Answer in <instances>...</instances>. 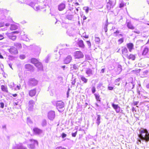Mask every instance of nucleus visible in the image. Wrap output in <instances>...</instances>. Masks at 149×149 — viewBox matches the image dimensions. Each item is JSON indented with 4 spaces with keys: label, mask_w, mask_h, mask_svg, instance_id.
I'll use <instances>...</instances> for the list:
<instances>
[{
    "label": "nucleus",
    "mask_w": 149,
    "mask_h": 149,
    "mask_svg": "<svg viewBox=\"0 0 149 149\" xmlns=\"http://www.w3.org/2000/svg\"><path fill=\"white\" fill-rule=\"evenodd\" d=\"M139 136L141 139L145 140L146 141H149V133L146 129L141 130Z\"/></svg>",
    "instance_id": "obj_1"
},
{
    "label": "nucleus",
    "mask_w": 149,
    "mask_h": 149,
    "mask_svg": "<svg viewBox=\"0 0 149 149\" xmlns=\"http://www.w3.org/2000/svg\"><path fill=\"white\" fill-rule=\"evenodd\" d=\"M56 105L57 109L59 112H61L64 110L63 109L65 107V104L63 102L61 101H57Z\"/></svg>",
    "instance_id": "obj_2"
},
{
    "label": "nucleus",
    "mask_w": 149,
    "mask_h": 149,
    "mask_svg": "<svg viewBox=\"0 0 149 149\" xmlns=\"http://www.w3.org/2000/svg\"><path fill=\"white\" fill-rule=\"evenodd\" d=\"M30 1V0H29V1H26V2L27 4L33 8L36 11H38L40 10V6L37 5V4H35L32 2L29 3L28 2H29Z\"/></svg>",
    "instance_id": "obj_3"
},
{
    "label": "nucleus",
    "mask_w": 149,
    "mask_h": 149,
    "mask_svg": "<svg viewBox=\"0 0 149 149\" xmlns=\"http://www.w3.org/2000/svg\"><path fill=\"white\" fill-rule=\"evenodd\" d=\"M38 83V81L34 78H31L29 79L28 81L29 85L31 86H35Z\"/></svg>",
    "instance_id": "obj_4"
},
{
    "label": "nucleus",
    "mask_w": 149,
    "mask_h": 149,
    "mask_svg": "<svg viewBox=\"0 0 149 149\" xmlns=\"http://www.w3.org/2000/svg\"><path fill=\"white\" fill-rule=\"evenodd\" d=\"M74 56L75 58H81L84 57V55L80 51H76L74 53Z\"/></svg>",
    "instance_id": "obj_5"
},
{
    "label": "nucleus",
    "mask_w": 149,
    "mask_h": 149,
    "mask_svg": "<svg viewBox=\"0 0 149 149\" xmlns=\"http://www.w3.org/2000/svg\"><path fill=\"white\" fill-rule=\"evenodd\" d=\"M18 33L19 31H16L12 32L11 33H8L7 36L10 39H11L13 40H14L16 39V36H15L13 34L15 33Z\"/></svg>",
    "instance_id": "obj_6"
},
{
    "label": "nucleus",
    "mask_w": 149,
    "mask_h": 149,
    "mask_svg": "<svg viewBox=\"0 0 149 149\" xmlns=\"http://www.w3.org/2000/svg\"><path fill=\"white\" fill-rule=\"evenodd\" d=\"M115 5V3L111 0H109L107 5V8L109 10H110L111 8H113Z\"/></svg>",
    "instance_id": "obj_7"
},
{
    "label": "nucleus",
    "mask_w": 149,
    "mask_h": 149,
    "mask_svg": "<svg viewBox=\"0 0 149 149\" xmlns=\"http://www.w3.org/2000/svg\"><path fill=\"white\" fill-rule=\"evenodd\" d=\"M34 65L39 71L43 70V65L42 63L40 61L38 62Z\"/></svg>",
    "instance_id": "obj_8"
},
{
    "label": "nucleus",
    "mask_w": 149,
    "mask_h": 149,
    "mask_svg": "<svg viewBox=\"0 0 149 149\" xmlns=\"http://www.w3.org/2000/svg\"><path fill=\"white\" fill-rule=\"evenodd\" d=\"M25 68L28 71H33L34 70V67L30 64H26L25 65Z\"/></svg>",
    "instance_id": "obj_9"
},
{
    "label": "nucleus",
    "mask_w": 149,
    "mask_h": 149,
    "mask_svg": "<svg viewBox=\"0 0 149 149\" xmlns=\"http://www.w3.org/2000/svg\"><path fill=\"white\" fill-rule=\"evenodd\" d=\"M113 108L115 110L116 113H118L120 112V107L118 104H115L113 103L111 104Z\"/></svg>",
    "instance_id": "obj_10"
},
{
    "label": "nucleus",
    "mask_w": 149,
    "mask_h": 149,
    "mask_svg": "<svg viewBox=\"0 0 149 149\" xmlns=\"http://www.w3.org/2000/svg\"><path fill=\"white\" fill-rule=\"evenodd\" d=\"M49 118L50 120L53 119L55 116V113L54 111H51L49 112L48 115Z\"/></svg>",
    "instance_id": "obj_11"
},
{
    "label": "nucleus",
    "mask_w": 149,
    "mask_h": 149,
    "mask_svg": "<svg viewBox=\"0 0 149 149\" xmlns=\"http://www.w3.org/2000/svg\"><path fill=\"white\" fill-rule=\"evenodd\" d=\"M35 103L34 101L32 100H31L29 101L28 105V109L31 110L33 107Z\"/></svg>",
    "instance_id": "obj_12"
},
{
    "label": "nucleus",
    "mask_w": 149,
    "mask_h": 149,
    "mask_svg": "<svg viewBox=\"0 0 149 149\" xmlns=\"http://www.w3.org/2000/svg\"><path fill=\"white\" fill-rule=\"evenodd\" d=\"M9 51L11 54H15L18 53L17 49L15 47H11L9 49Z\"/></svg>",
    "instance_id": "obj_13"
},
{
    "label": "nucleus",
    "mask_w": 149,
    "mask_h": 149,
    "mask_svg": "<svg viewBox=\"0 0 149 149\" xmlns=\"http://www.w3.org/2000/svg\"><path fill=\"white\" fill-rule=\"evenodd\" d=\"M33 133L35 134H39L41 133L42 131L38 128H34L33 129Z\"/></svg>",
    "instance_id": "obj_14"
},
{
    "label": "nucleus",
    "mask_w": 149,
    "mask_h": 149,
    "mask_svg": "<svg viewBox=\"0 0 149 149\" xmlns=\"http://www.w3.org/2000/svg\"><path fill=\"white\" fill-rule=\"evenodd\" d=\"M36 93V89H34L31 90L29 92V95L31 97L34 96Z\"/></svg>",
    "instance_id": "obj_15"
},
{
    "label": "nucleus",
    "mask_w": 149,
    "mask_h": 149,
    "mask_svg": "<svg viewBox=\"0 0 149 149\" xmlns=\"http://www.w3.org/2000/svg\"><path fill=\"white\" fill-rule=\"evenodd\" d=\"M71 60L72 57L71 56H68L64 60V63L66 64H68L70 62Z\"/></svg>",
    "instance_id": "obj_16"
},
{
    "label": "nucleus",
    "mask_w": 149,
    "mask_h": 149,
    "mask_svg": "<svg viewBox=\"0 0 149 149\" xmlns=\"http://www.w3.org/2000/svg\"><path fill=\"white\" fill-rule=\"evenodd\" d=\"M65 7V4L61 3L58 6V10L61 11L63 10Z\"/></svg>",
    "instance_id": "obj_17"
},
{
    "label": "nucleus",
    "mask_w": 149,
    "mask_h": 149,
    "mask_svg": "<svg viewBox=\"0 0 149 149\" xmlns=\"http://www.w3.org/2000/svg\"><path fill=\"white\" fill-rule=\"evenodd\" d=\"M39 61L38 60L35 58H32L30 60L31 63L34 65H35Z\"/></svg>",
    "instance_id": "obj_18"
},
{
    "label": "nucleus",
    "mask_w": 149,
    "mask_h": 149,
    "mask_svg": "<svg viewBox=\"0 0 149 149\" xmlns=\"http://www.w3.org/2000/svg\"><path fill=\"white\" fill-rule=\"evenodd\" d=\"M30 141L33 142V145L32 144H31L29 145V147L30 148H33L34 147V144H36L37 145H38V142L36 140H34L33 139H31Z\"/></svg>",
    "instance_id": "obj_19"
},
{
    "label": "nucleus",
    "mask_w": 149,
    "mask_h": 149,
    "mask_svg": "<svg viewBox=\"0 0 149 149\" xmlns=\"http://www.w3.org/2000/svg\"><path fill=\"white\" fill-rule=\"evenodd\" d=\"M127 57L128 59L132 61L134 60L136 58L135 56L132 54H130L129 56H127Z\"/></svg>",
    "instance_id": "obj_20"
},
{
    "label": "nucleus",
    "mask_w": 149,
    "mask_h": 149,
    "mask_svg": "<svg viewBox=\"0 0 149 149\" xmlns=\"http://www.w3.org/2000/svg\"><path fill=\"white\" fill-rule=\"evenodd\" d=\"M1 89L2 91L6 93L8 92V89L7 87L3 85H2L1 86Z\"/></svg>",
    "instance_id": "obj_21"
},
{
    "label": "nucleus",
    "mask_w": 149,
    "mask_h": 149,
    "mask_svg": "<svg viewBox=\"0 0 149 149\" xmlns=\"http://www.w3.org/2000/svg\"><path fill=\"white\" fill-rule=\"evenodd\" d=\"M127 26L129 29L132 30L134 29V27L133 26L132 24L130 22H128L127 23Z\"/></svg>",
    "instance_id": "obj_22"
},
{
    "label": "nucleus",
    "mask_w": 149,
    "mask_h": 149,
    "mask_svg": "<svg viewBox=\"0 0 149 149\" xmlns=\"http://www.w3.org/2000/svg\"><path fill=\"white\" fill-rule=\"evenodd\" d=\"M66 18L68 20H73L74 16L72 15H68L66 16Z\"/></svg>",
    "instance_id": "obj_23"
},
{
    "label": "nucleus",
    "mask_w": 149,
    "mask_h": 149,
    "mask_svg": "<svg viewBox=\"0 0 149 149\" xmlns=\"http://www.w3.org/2000/svg\"><path fill=\"white\" fill-rule=\"evenodd\" d=\"M81 79L84 83H86L88 82V79L83 76L81 77Z\"/></svg>",
    "instance_id": "obj_24"
},
{
    "label": "nucleus",
    "mask_w": 149,
    "mask_h": 149,
    "mask_svg": "<svg viewBox=\"0 0 149 149\" xmlns=\"http://www.w3.org/2000/svg\"><path fill=\"white\" fill-rule=\"evenodd\" d=\"M95 42L96 44H99L100 42V39L99 37L95 36Z\"/></svg>",
    "instance_id": "obj_25"
},
{
    "label": "nucleus",
    "mask_w": 149,
    "mask_h": 149,
    "mask_svg": "<svg viewBox=\"0 0 149 149\" xmlns=\"http://www.w3.org/2000/svg\"><path fill=\"white\" fill-rule=\"evenodd\" d=\"M22 38L23 40H25V41H28L29 39L27 37V35L24 34V35L22 36Z\"/></svg>",
    "instance_id": "obj_26"
},
{
    "label": "nucleus",
    "mask_w": 149,
    "mask_h": 149,
    "mask_svg": "<svg viewBox=\"0 0 149 149\" xmlns=\"http://www.w3.org/2000/svg\"><path fill=\"white\" fill-rule=\"evenodd\" d=\"M78 44L79 47H84V46L83 42L82 40H79Z\"/></svg>",
    "instance_id": "obj_27"
},
{
    "label": "nucleus",
    "mask_w": 149,
    "mask_h": 149,
    "mask_svg": "<svg viewBox=\"0 0 149 149\" xmlns=\"http://www.w3.org/2000/svg\"><path fill=\"white\" fill-rule=\"evenodd\" d=\"M148 49L147 47H146L144 49L142 54L143 55H146L147 53H148Z\"/></svg>",
    "instance_id": "obj_28"
},
{
    "label": "nucleus",
    "mask_w": 149,
    "mask_h": 149,
    "mask_svg": "<svg viewBox=\"0 0 149 149\" xmlns=\"http://www.w3.org/2000/svg\"><path fill=\"white\" fill-rule=\"evenodd\" d=\"M86 73L88 75L92 74V71L91 69H88L86 71Z\"/></svg>",
    "instance_id": "obj_29"
},
{
    "label": "nucleus",
    "mask_w": 149,
    "mask_h": 149,
    "mask_svg": "<svg viewBox=\"0 0 149 149\" xmlns=\"http://www.w3.org/2000/svg\"><path fill=\"white\" fill-rule=\"evenodd\" d=\"M100 116L99 115H97V120L96 123L97 125H99L100 123Z\"/></svg>",
    "instance_id": "obj_30"
},
{
    "label": "nucleus",
    "mask_w": 149,
    "mask_h": 149,
    "mask_svg": "<svg viewBox=\"0 0 149 149\" xmlns=\"http://www.w3.org/2000/svg\"><path fill=\"white\" fill-rule=\"evenodd\" d=\"M94 95L96 100L97 101H100V96L96 94H94Z\"/></svg>",
    "instance_id": "obj_31"
},
{
    "label": "nucleus",
    "mask_w": 149,
    "mask_h": 149,
    "mask_svg": "<svg viewBox=\"0 0 149 149\" xmlns=\"http://www.w3.org/2000/svg\"><path fill=\"white\" fill-rule=\"evenodd\" d=\"M10 28L11 30H15L17 28V27L15 25H12Z\"/></svg>",
    "instance_id": "obj_32"
},
{
    "label": "nucleus",
    "mask_w": 149,
    "mask_h": 149,
    "mask_svg": "<svg viewBox=\"0 0 149 149\" xmlns=\"http://www.w3.org/2000/svg\"><path fill=\"white\" fill-rule=\"evenodd\" d=\"M141 70L140 69H135L134 70H133L132 71V72L135 74L137 73H139L140 72Z\"/></svg>",
    "instance_id": "obj_33"
},
{
    "label": "nucleus",
    "mask_w": 149,
    "mask_h": 149,
    "mask_svg": "<svg viewBox=\"0 0 149 149\" xmlns=\"http://www.w3.org/2000/svg\"><path fill=\"white\" fill-rule=\"evenodd\" d=\"M14 45L16 47H22V44L16 42L14 44Z\"/></svg>",
    "instance_id": "obj_34"
},
{
    "label": "nucleus",
    "mask_w": 149,
    "mask_h": 149,
    "mask_svg": "<svg viewBox=\"0 0 149 149\" xmlns=\"http://www.w3.org/2000/svg\"><path fill=\"white\" fill-rule=\"evenodd\" d=\"M124 39L123 38H121L118 40V42L120 44L123 43V42Z\"/></svg>",
    "instance_id": "obj_35"
},
{
    "label": "nucleus",
    "mask_w": 149,
    "mask_h": 149,
    "mask_svg": "<svg viewBox=\"0 0 149 149\" xmlns=\"http://www.w3.org/2000/svg\"><path fill=\"white\" fill-rule=\"evenodd\" d=\"M107 26H108V24L107 23H106L104 26V30L105 32H107Z\"/></svg>",
    "instance_id": "obj_36"
},
{
    "label": "nucleus",
    "mask_w": 149,
    "mask_h": 149,
    "mask_svg": "<svg viewBox=\"0 0 149 149\" xmlns=\"http://www.w3.org/2000/svg\"><path fill=\"white\" fill-rule=\"evenodd\" d=\"M85 10L86 12L88 13V12L89 8L88 7H84L83 8Z\"/></svg>",
    "instance_id": "obj_37"
},
{
    "label": "nucleus",
    "mask_w": 149,
    "mask_h": 149,
    "mask_svg": "<svg viewBox=\"0 0 149 149\" xmlns=\"http://www.w3.org/2000/svg\"><path fill=\"white\" fill-rule=\"evenodd\" d=\"M67 136V134L64 133H63L62 134L61 136L63 138H64L66 137Z\"/></svg>",
    "instance_id": "obj_38"
},
{
    "label": "nucleus",
    "mask_w": 149,
    "mask_h": 149,
    "mask_svg": "<svg viewBox=\"0 0 149 149\" xmlns=\"http://www.w3.org/2000/svg\"><path fill=\"white\" fill-rule=\"evenodd\" d=\"M96 91L95 88V87H93L92 88V92L93 93H94Z\"/></svg>",
    "instance_id": "obj_39"
},
{
    "label": "nucleus",
    "mask_w": 149,
    "mask_h": 149,
    "mask_svg": "<svg viewBox=\"0 0 149 149\" xmlns=\"http://www.w3.org/2000/svg\"><path fill=\"white\" fill-rule=\"evenodd\" d=\"M0 107L1 108H3L4 107V104L3 102H1L0 103Z\"/></svg>",
    "instance_id": "obj_40"
},
{
    "label": "nucleus",
    "mask_w": 149,
    "mask_h": 149,
    "mask_svg": "<svg viewBox=\"0 0 149 149\" xmlns=\"http://www.w3.org/2000/svg\"><path fill=\"white\" fill-rule=\"evenodd\" d=\"M77 131H76L75 132L72 133V136L73 137H75L77 134Z\"/></svg>",
    "instance_id": "obj_41"
},
{
    "label": "nucleus",
    "mask_w": 149,
    "mask_h": 149,
    "mask_svg": "<svg viewBox=\"0 0 149 149\" xmlns=\"http://www.w3.org/2000/svg\"><path fill=\"white\" fill-rule=\"evenodd\" d=\"M56 149H67L66 148L62 147L61 146L57 147L56 148Z\"/></svg>",
    "instance_id": "obj_42"
},
{
    "label": "nucleus",
    "mask_w": 149,
    "mask_h": 149,
    "mask_svg": "<svg viewBox=\"0 0 149 149\" xmlns=\"http://www.w3.org/2000/svg\"><path fill=\"white\" fill-rule=\"evenodd\" d=\"M108 89L109 90H112L113 89V87L112 86H108Z\"/></svg>",
    "instance_id": "obj_43"
},
{
    "label": "nucleus",
    "mask_w": 149,
    "mask_h": 149,
    "mask_svg": "<svg viewBox=\"0 0 149 149\" xmlns=\"http://www.w3.org/2000/svg\"><path fill=\"white\" fill-rule=\"evenodd\" d=\"M25 57V56L24 55H21L20 56V58L21 59H24Z\"/></svg>",
    "instance_id": "obj_44"
},
{
    "label": "nucleus",
    "mask_w": 149,
    "mask_h": 149,
    "mask_svg": "<svg viewBox=\"0 0 149 149\" xmlns=\"http://www.w3.org/2000/svg\"><path fill=\"white\" fill-rule=\"evenodd\" d=\"M133 45L132 43H129L127 44V47H133Z\"/></svg>",
    "instance_id": "obj_45"
},
{
    "label": "nucleus",
    "mask_w": 149,
    "mask_h": 149,
    "mask_svg": "<svg viewBox=\"0 0 149 149\" xmlns=\"http://www.w3.org/2000/svg\"><path fill=\"white\" fill-rule=\"evenodd\" d=\"M127 49H124L122 51V53L123 54H124V53H127Z\"/></svg>",
    "instance_id": "obj_46"
},
{
    "label": "nucleus",
    "mask_w": 149,
    "mask_h": 149,
    "mask_svg": "<svg viewBox=\"0 0 149 149\" xmlns=\"http://www.w3.org/2000/svg\"><path fill=\"white\" fill-rule=\"evenodd\" d=\"M27 121L28 123H32V122L31 121L30 118H27Z\"/></svg>",
    "instance_id": "obj_47"
},
{
    "label": "nucleus",
    "mask_w": 149,
    "mask_h": 149,
    "mask_svg": "<svg viewBox=\"0 0 149 149\" xmlns=\"http://www.w3.org/2000/svg\"><path fill=\"white\" fill-rule=\"evenodd\" d=\"M86 43L87 44L88 46H91V43L90 41H86Z\"/></svg>",
    "instance_id": "obj_48"
},
{
    "label": "nucleus",
    "mask_w": 149,
    "mask_h": 149,
    "mask_svg": "<svg viewBox=\"0 0 149 149\" xmlns=\"http://www.w3.org/2000/svg\"><path fill=\"white\" fill-rule=\"evenodd\" d=\"M124 6V4L123 3H121L120 4L119 7L120 8H122Z\"/></svg>",
    "instance_id": "obj_49"
},
{
    "label": "nucleus",
    "mask_w": 149,
    "mask_h": 149,
    "mask_svg": "<svg viewBox=\"0 0 149 149\" xmlns=\"http://www.w3.org/2000/svg\"><path fill=\"white\" fill-rule=\"evenodd\" d=\"M132 111L133 112H136V110L133 107L132 108Z\"/></svg>",
    "instance_id": "obj_50"
},
{
    "label": "nucleus",
    "mask_w": 149,
    "mask_h": 149,
    "mask_svg": "<svg viewBox=\"0 0 149 149\" xmlns=\"http://www.w3.org/2000/svg\"><path fill=\"white\" fill-rule=\"evenodd\" d=\"M73 68L74 69H76L77 68V66L75 65H73Z\"/></svg>",
    "instance_id": "obj_51"
},
{
    "label": "nucleus",
    "mask_w": 149,
    "mask_h": 149,
    "mask_svg": "<svg viewBox=\"0 0 149 149\" xmlns=\"http://www.w3.org/2000/svg\"><path fill=\"white\" fill-rule=\"evenodd\" d=\"M139 102L138 101H136V102H134L133 104H134V105L136 106L138 104Z\"/></svg>",
    "instance_id": "obj_52"
},
{
    "label": "nucleus",
    "mask_w": 149,
    "mask_h": 149,
    "mask_svg": "<svg viewBox=\"0 0 149 149\" xmlns=\"http://www.w3.org/2000/svg\"><path fill=\"white\" fill-rule=\"evenodd\" d=\"M4 37L3 35L0 34V40H1L4 38Z\"/></svg>",
    "instance_id": "obj_53"
},
{
    "label": "nucleus",
    "mask_w": 149,
    "mask_h": 149,
    "mask_svg": "<svg viewBox=\"0 0 149 149\" xmlns=\"http://www.w3.org/2000/svg\"><path fill=\"white\" fill-rule=\"evenodd\" d=\"M21 87V85H19L17 86V88L18 90H19L20 89Z\"/></svg>",
    "instance_id": "obj_54"
},
{
    "label": "nucleus",
    "mask_w": 149,
    "mask_h": 149,
    "mask_svg": "<svg viewBox=\"0 0 149 149\" xmlns=\"http://www.w3.org/2000/svg\"><path fill=\"white\" fill-rule=\"evenodd\" d=\"M12 95L13 97H15L17 96V94L15 93L14 94H13Z\"/></svg>",
    "instance_id": "obj_55"
},
{
    "label": "nucleus",
    "mask_w": 149,
    "mask_h": 149,
    "mask_svg": "<svg viewBox=\"0 0 149 149\" xmlns=\"http://www.w3.org/2000/svg\"><path fill=\"white\" fill-rule=\"evenodd\" d=\"M134 32L135 33H137V34H139L140 33V32L139 31H134Z\"/></svg>",
    "instance_id": "obj_56"
},
{
    "label": "nucleus",
    "mask_w": 149,
    "mask_h": 149,
    "mask_svg": "<svg viewBox=\"0 0 149 149\" xmlns=\"http://www.w3.org/2000/svg\"><path fill=\"white\" fill-rule=\"evenodd\" d=\"M119 33V31L118 30H117L116 32H114V34H115L116 33Z\"/></svg>",
    "instance_id": "obj_57"
},
{
    "label": "nucleus",
    "mask_w": 149,
    "mask_h": 149,
    "mask_svg": "<svg viewBox=\"0 0 149 149\" xmlns=\"http://www.w3.org/2000/svg\"><path fill=\"white\" fill-rule=\"evenodd\" d=\"M129 50L130 52H131L132 50L133 49V47H129Z\"/></svg>",
    "instance_id": "obj_58"
},
{
    "label": "nucleus",
    "mask_w": 149,
    "mask_h": 149,
    "mask_svg": "<svg viewBox=\"0 0 149 149\" xmlns=\"http://www.w3.org/2000/svg\"><path fill=\"white\" fill-rule=\"evenodd\" d=\"M104 69H102L101 70V72L102 73H104Z\"/></svg>",
    "instance_id": "obj_59"
},
{
    "label": "nucleus",
    "mask_w": 149,
    "mask_h": 149,
    "mask_svg": "<svg viewBox=\"0 0 149 149\" xmlns=\"http://www.w3.org/2000/svg\"><path fill=\"white\" fill-rule=\"evenodd\" d=\"M86 19V17L85 16H84L83 17V19L84 20Z\"/></svg>",
    "instance_id": "obj_60"
},
{
    "label": "nucleus",
    "mask_w": 149,
    "mask_h": 149,
    "mask_svg": "<svg viewBox=\"0 0 149 149\" xmlns=\"http://www.w3.org/2000/svg\"><path fill=\"white\" fill-rule=\"evenodd\" d=\"M3 23H0V27L3 26Z\"/></svg>",
    "instance_id": "obj_61"
},
{
    "label": "nucleus",
    "mask_w": 149,
    "mask_h": 149,
    "mask_svg": "<svg viewBox=\"0 0 149 149\" xmlns=\"http://www.w3.org/2000/svg\"><path fill=\"white\" fill-rule=\"evenodd\" d=\"M0 58L1 59H3V57L1 54H0Z\"/></svg>",
    "instance_id": "obj_62"
},
{
    "label": "nucleus",
    "mask_w": 149,
    "mask_h": 149,
    "mask_svg": "<svg viewBox=\"0 0 149 149\" xmlns=\"http://www.w3.org/2000/svg\"><path fill=\"white\" fill-rule=\"evenodd\" d=\"M120 78H118L116 79V81H119L120 80Z\"/></svg>",
    "instance_id": "obj_63"
},
{
    "label": "nucleus",
    "mask_w": 149,
    "mask_h": 149,
    "mask_svg": "<svg viewBox=\"0 0 149 149\" xmlns=\"http://www.w3.org/2000/svg\"><path fill=\"white\" fill-rule=\"evenodd\" d=\"M5 25H6V26H9L10 24L9 23H6V24Z\"/></svg>",
    "instance_id": "obj_64"
}]
</instances>
